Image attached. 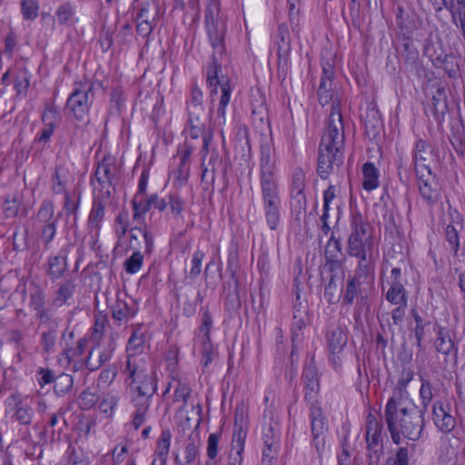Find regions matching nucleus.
I'll list each match as a JSON object with an SVG mask.
<instances>
[{"mask_svg": "<svg viewBox=\"0 0 465 465\" xmlns=\"http://www.w3.org/2000/svg\"><path fill=\"white\" fill-rule=\"evenodd\" d=\"M125 371L129 372V379L132 380L131 391L139 397L152 398L157 391V375L153 366L148 367L146 359L136 360L129 355Z\"/></svg>", "mask_w": 465, "mask_h": 465, "instance_id": "nucleus-1", "label": "nucleus"}, {"mask_svg": "<svg viewBox=\"0 0 465 465\" xmlns=\"http://www.w3.org/2000/svg\"><path fill=\"white\" fill-rule=\"evenodd\" d=\"M401 402L397 401V426L401 430L402 436L409 440L417 441L422 437L425 427V410H420L417 406L411 408H401Z\"/></svg>", "mask_w": 465, "mask_h": 465, "instance_id": "nucleus-2", "label": "nucleus"}, {"mask_svg": "<svg viewBox=\"0 0 465 465\" xmlns=\"http://www.w3.org/2000/svg\"><path fill=\"white\" fill-rule=\"evenodd\" d=\"M351 233L347 241V252L350 256L372 250L373 242L367 236V228L370 226L365 222L362 214L357 211L351 215Z\"/></svg>", "mask_w": 465, "mask_h": 465, "instance_id": "nucleus-3", "label": "nucleus"}, {"mask_svg": "<svg viewBox=\"0 0 465 465\" xmlns=\"http://www.w3.org/2000/svg\"><path fill=\"white\" fill-rule=\"evenodd\" d=\"M95 83L90 84L79 83V87H75L67 98L65 110H67L74 119L84 123L85 125L90 124L89 112L92 102L89 101V94L94 90Z\"/></svg>", "mask_w": 465, "mask_h": 465, "instance_id": "nucleus-4", "label": "nucleus"}, {"mask_svg": "<svg viewBox=\"0 0 465 465\" xmlns=\"http://www.w3.org/2000/svg\"><path fill=\"white\" fill-rule=\"evenodd\" d=\"M260 186L265 223L270 230L276 231L282 221V199L279 183Z\"/></svg>", "mask_w": 465, "mask_h": 465, "instance_id": "nucleus-5", "label": "nucleus"}, {"mask_svg": "<svg viewBox=\"0 0 465 465\" xmlns=\"http://www.w3.org/2000/svg\"><path fill=\"white\" fill-rule=\"evenodd\" d=\"M311 423L312 446L315 449L320 461L326 450V437L329 425L321 403L308 405Z\"/></svg>", "mask_w": 465, "mask_h": 465, "instance_id": "nucleus-6", "label": "nucleus"}, {"mask_svg": "<svg viewBox=\"0 0 465 465\" xmlns=\"http://www.w3.org/2000/svg\"><path fill=\"white\" fill-rule=\"evenodd\" d=\"M361 279L356 275H348L342 287L343 296L341 299L343 307L356 303L353 312L356 321L361 317V309L366 307L369 310L370 307L368 294L365 288L362 287Z\"/></svg>", "mask_w": 465, "mask_h": 465, "instance_id": "nucleus-7", "label": "nucleus"}, {"mask_svg": "<svg viewBox=\"0 0 465 465\" xmlns=\"http://www.w3.org/2000/svg\"><path fill=\"white\" fill-rule=\"evenodd\" d=\"M422 169L416 170L419 192L424 202L429 205H434L441 199L442 187L439 178L429 164H422Z\"/></svg>", "mask_w": 465, "mask_h": 465, "instance_id": "nucleus-8", "label": "nucleus"}, {"mask_svg": "<svg viewBox=\"0 0 465 465\" xmlns=\"http://www.w3.org/2000/svg\"><path fill=\"white\" fill-rule=\"evenodd\" d=\"M395 23L398 29L397 38L407 40L413 38V34L422 25V20L411 6L398 5L395 11Z\"/></svg>", "mask_w": 465, "mask_h": 465, "instance_id": "nucleus-9", "label": "nucleus"}, {"mask_svg": "<svg viewBox=\"0 0 465 465\" xmlns=\"http://www.w3.org/2000/svg\"><path fill=\"white\" fill-rule=\"evenodd\" d=\"M321 373L318 371L315 357L312 355L302 368V381L304 390V401L307 405L320 403L318 395L321 389Z\"/></svg>", "mask_w": 465, "mask_h": 465, "instance_id": "nucleus-10", "label": "nucleus"}, {"mask_svg": "<svg viewBox=\"0 0 465 465\" xmlns=\"http://www.w3.org/2000/svg\"><path fill=\"white\" fill-rule=\"evenodd\" d=\"M343 127L342 114L337 106L332 104L327 127L328 132L322 137L319 146L340 148L341 150L344 142Z\"/></svg>", "mask_w": 465, "mask_h": 465, "instance_id": "nucleus-11", "label": "nucleus"}, {"mask_svg": "<svg viewBox=\"0 0 465 465\" xmlns=\"http://www.w3.org/2000/svg\"><path fill=\"white\" fill-rule=\"evenodd\" d=\"M272 142L265 141L260 145V185L279 183L277 166Z\"/></svg>", "mask_w": 465, "mask_h": 465, "instance_id": "nucleus-12", "label": "nucleus"}, {"mask_svg": "<svg viewBox=\"0 0 465 465\" xmlns=\"http://www.w3.org/2000/svg\"><path fill=\"white\" fill-rule=\"evenodd\" d=\"M274 44L277 45L278 74L286 77L292 45L289 28L285 23L278 25L274 35Z\"/></svg>", "mask_w": 465, "mask_h": 465, "instance_id": "nucleus-13", "label": "nucleus"}, {"mask_svg": "<svg viewBox=\"0 0 465 465\" xmlns=\"http://www.w3.org/2000/svg\"><path fill=\"white\" fill-rule=\"evenodd\" d=\"M281 434L276 426L272 423L264 430L262 435L263 449L262 451V465H276L280 450Z\"/></svg>", "mask_w": 465, "mask_h": 465, "instance_id": "nucleus-14", "label": "nucleus"}, {"mask_svg": "<svg viewBox=\"0 0 465 465\" xmlns=\"http://www.w3.org/2000/svg\"><path fill=\"white\" fill-rule=\"evenodd\" d=\"M401 41L402 42L403 47L401 57L404 69L407 72L414 74L418 78L429 77L430 70L427 69L420 61L419 50L414 46L412 39Z\"/></svg>", "mask_w": 465, "mask_h": 465, "instance_id": "nucleus-15", "label": "nucleus"}, {"mask_svg": "<svg viewBox=\"0 0 465 465\" xmlns=\"http://www.w3.org/2000/svg\"><path fill=\"white\" fill-rule=\"evenodd\" d=\"M343 152L340 148L319 146L317 173L322 180L328 179L334 165L341 166L343 163Z\"/></svg>", "mask_w": 465, "mask_h": 465, "instance_id": "nucleus-16", "label": "nucleus"}, {"mask_svg": "<svg viewBox=\"0 0 465 465\" xmlns=\"http://www.w3.org/2000/svg\"><path fill=\"white\" fill-rule=\"evenodd\" d=\"M248 432V414L244 404H238L234 411L233 435L232 443V451L238 450L242 453L244 443Z\"/></svg>", "mask_w": 465, "mask_h": 465, "instance_id": "nucleus-17", "label": "nucleus"}, {"mask_svg": "<svg viewBox=\"0 0 465 465\" xmlns=\"http://www.w3.org/2000/svg\"><path fill=\"white\" fill-rule=\"evenodd\" d=\"M218 0H208L204 11V21L208 37H225L226 25L219 19Z\"/></svg>", "mask_w": 465, "mask_h": 465, "instance_id": "nucleus-18", "label": "nucleus"}, {"mask_svg": "<svg viewBox=\"0 0 465 465\" xmlns=\"http://www.w3.org/2000/svg\"><path fill=\"white\" fill-rule=\"evenodd\" d=\"M450 405L444 404L440 401H437L432 406L433 422L437 429L444 433H450L456 427V420L450 415Z\"/></svg>", "mask_w": 465, "mask_h": 465, "instance_id": "nucleus-19", "label": "nucleus"}, {"mask_svg": "<svg viewBox=\"0 0 465 465\" xmlns=\"http://www.w3.org/2000/svg\"><path fill=\"white\" fill-rule=\"evenodd\" d=\"M68 249L62 248L56 255H51L44 265L49 279L54 282L64 277L68 271Z\"/></svg>", "mask_w": 465, "mask_h": 465, "instance_id": "nucleus-20", "label": "nucleus"}, {"mask_svg": "<svg viewBox=\"0 0 465 465\" xmlns=\"http://www.w3.org/2000/svg\"><path fill=\"white\" fill-rule=\"evenodd\" d=\"M198 427L199 424L196 425L194 430L189 435L182 456L175 455L174 462L177 465H189L200 457L201 438Z\"/></svg>", "mask_w": 465, "mask_h": 465, "instance_id": "nucleus-21", "label": "nucleus"}, {"mask_svg": "<svg viewBox=\"0 0 465 465\" xmlns=\"http://www.w3.org/2000/svg\"><path fill=\"white\" fill-rule=\"evenodd\" d=\"M365 134L370 140L376 139L383 128L381 114L375 103L368 104L366 114L363 116Z\"/></svg>", "mask_w": 465, "mask_h": 465, "instance_id": "nucleus-22", "label": "nucleus"}, {"mask_svg": "<svg viewBox=\"0 0 465 465\" xmlns=\"http://www.w3.org/2000/svg\"><path fill=\"white\" fill-rule=\"evenodd\" d=\"M29 292L30 303L29 306L35 312V318L38 319L43 314L51 312L50 308L45 307V294L44 289L35 282H30L28 287H25L23 290V297Z\"/></svg>", "mask_w": 465, "mask_h": 465, "instance_id": "nucleus-23", "label": "nucleus"}, {"mask_svg": "<svg viewBox=\"0 0 465 465\" xmlns=\"http://www.w3.org/2000/svg\"><path fill=\"white\" fill-rule=\"evenodd\" d=\"M432 113L438 125L445 121L446 114L449 112L447 89L445 86L438 85L432 94L431 100Z\"/></svg>", "mask_w": 465, "mask_h": 465, "instance_id": "nucleus-24", "label": "nucleus"}, {"mask_svg": "<svg viewBox=\"0 0 465 465\" xmlns=\"http://www.w3.org/2000/svg\"><path fill=\"white\" fill-rule=\"evenodd\" d=\"M396 416L397 401H395L394 398H390L385 406L384 418L392 442L396 445H400L401 443L402 432L397 426Z\"/></svg>", "mask_w": 465, "mask_h": 465, "instance_id": "nucleus-25", "label": "nucleus"}, {"mask_svg": "<svg viewBox=\"0 0 465 465\" xmlns=\"http://www.w3.org/2000/svg\"><path fill=\"white\" fill-rule=\"evenodd\" d=\"M439 158V151L435 146H431L426 140L418 139L412 151V161L414 163V172L423 170L422 164H428V154Z\"/></svg>", "mask_w": 465, "mask_h": 465, "instance_id": "nucleus-26", "label": "nucleus"}, {"mask_svg": "<svg viewBox=\"0 0 465 465\" xmlns=\"http://www.w3.org/2000/svg\"><path fill=\"white\" fill-rule=\"evenodd\" d=\"M452 221L445 228L444 238L450 245V251L454 255H458L460 250V232L463 229L462 219L459 213L455 217L451 214Z\"/></svg>", "mask_w": 465, "mask_h": 465, "instance_id": "nucleus-27", "label": "nucleus"}, {"mask_svg": "<svg viewBox=\"0 0 465 465\" xmlns=\"http://www.w3.org/2000/svg\"><path fill=\"white\" fill-rule=\"evenodd\" d=\"M345 273L341 272V275H330L328 282L324 287V298L330 305L337 304L342 298V287L344 284Z\"/></svg>", "mask_w": 465, "mask_h": 465, "instance_id": "nucleus-28", "label": "nucleus"}, {"mask_svg": "<svg viewBox=\"0 0 465 465\" xmlns=\"http://www.w3.org/2000/svg\"><path fill=\"white\" fill-rule=\"evenodd\" d=\"M325 338L330 354H341L348 341L347 333L340 325L330 328Z\"/></svg>", "mask_w": 465, "mask_h": 465, "instance_id": "nucleus-29", "label": "nucleus"}, {"mask_svg": "<svg viewBox=\"0 0 465 465\" xmlns=\"http://www.w3.org/2000/svg\"><path fill=\"white\" fill-rule=\"evenodd\" d=\"M430 60L435 67L442 68L450 78L457 79L460 75V58L453 54H440L435 58H430Z\"/></svg>", "mask_w": 465, "mask_h": 465, "instance_id": "nucleus-30", "label": "nucleus"}, {"mask_svg": "<svg viewBox=\"0 0 465 465\" xmlns=\"http://www.w3.org/2000/svg\"><path fill=\"white\" fill-rule=\"evenodd\" d=\"M220 57L215 54H212L210 58V62L207 67L206 74V82L210 87H213L211 90V94H217V87L221 85V89L223 90V84H225L226 79L228 77H219V73L222 71V61H220Z\"/></svg>", "mask_w": 465, "mask_h": 465, "instance_id": "nucleus-31", "label": "nucleus"}, {"mask_svg": "<svg viewBox=\"0 0 465 465\" xmlns=\"http://www.w3.org/2000/svg\"><path fill=\"white\" fill-rule=\"evenodd\" d=\"M223 291L228 292L224 298V309L231 315L238 312L242 306L240 299V282H235L232 284L231 282H223Z\"/></svg>", "mask_w": 465, "mask_h": 465, "instance_id": "nucleus-32", "label": "nucleus"}, {"mask_svg": "<svg viewBox=\"0 0 465 465\" xmlns=\"http://www.w3.org/2000/svg\"><path fill=\"white\" fill-rule=\"evenodd\" d=\"M353 257H356L359 260L353 275L361 278H370L373 280L375 271V259L372 250L361 252L360 254H355Z\"/></svg>", "mask_w": 465, "mask_h": 465, "instance_id": "nucleus-33", "label": "nucleus"}, {"mask_svg": "<svg viewBox=\"0 0 465 465\" xmlns=\"http://www.w3.org/2000/svg\"><path fill=\"white\" fill-rule=\"evenodd\" d=\"M8 406L14 404L13 410L15 411L14 417L21 425H29L32 422L34 411L28 405H23L22 401L16 394H12L8 398Z\"/></svg>", "mask_w": 465, "mask_h": 465, "instance_id": "nucleus-34", "label": "nucleus"}, {"mask_svg": "<svg viewBox=\"0 0 465 465\" xmlns=\"http://www.w3.org/2000/svg\"><path fill=\"white\" fill-rule=\"evenodd\" d=\"M70 178V172L66 167L62 164L56 165L51 177L52 192L55 194L68 193L66 186Z\"/></svg>", "mask_w": 465, "mask_h": 465, "instance_id": "nucleus-35", "label": "nucleus"}, {"mask_svg": "<svg viewBox=\"0 0 465 465\" xmlns=\"http://www.w3.org/2000/svg\"><path fill=\"white\" fill-rule=\"evenodd\" d=\"M172 433L169 429L163 430L159 439L157 440V446L154 452L155 458L153 461L160 464H166L171 445Z\"/></svg>", "mask_w": 465, "mask_h": 465, "instance_id": "nucleus-36", "label": "nucleus"}, {"mask_svg": "<svg viewBox=\"0 0 465 465\" xmlns=\"http://www.w3.org/2000/svg\"><path fill=\"white\" fill-rule=\"evenodd\" d=\"M363 182L362 187L366 191H372L380 185V172L373 163L367 162L361 168Z\"/></svg>", "mask_w": 465, "mask_h": 465, "instance_id": "nucleus-37", "label": "nucleus"}, {"mask_svg": "<svg viewBox=\"0 0 465 465\" xmlns=\"http://www.w3.org/2000/svg\"><path fill=\"white\" fill-rule=\"evenodd\" d=\"M64 194V210L67 216L74 215V222L77 218V212L81 203V190L80 185H76L72 192Z\"/></svg>", "mask_w": 465, "mask_h": 465, "instance_id": "nucleus-38", "label": "nucleus"}, {"mask_svg": "<svg viewBox=\"0 0 465 465\" xmlns=\"http://www.w3.org/2000/svg\"><path fill=\"white\" fill-rule=\"evenodd\" d=\"M414 372L410 367H403L401 371V377L395 386L393 395L391 398H394L395 401L401 402V401L408 395L406 387L409 382L413 379Z\"/></svg>", "mask_w": 465, "mask_h": 465, "instance_id": "nucleus-39", "label": "nucleus"}, {"mask_svg": "<svg viewBox=\"0 0 465 465\" xmlns=\"http://www.w3.org/2000/svg\"><path fill=\"white\" fill-rule=\"evenodd\" d=\"M386 293V300L391 304L408 303V295L402 282H391Z\"/></svg>", "mask_w": 465, "mask_h": 465, "instance_id": "nucleus-40", "label": "nucleus"}, {"mask_svg": "<svg viewBox=\"0 0 465 465\" xmlns=\"http://www.w3.org/2000/svg\"><path fill=\"white\" fill-rule=\"evenodd\" d=\"M110 156L104 155L102 161L98 163L95 171V177L98 183L104 186L105 183L112 186L114 174L111 172V163H109Z\"/></svg>", "mask_w": 465, "mask_h": 465, "instance_id": "nucleus-41", "label": "nucleus"}, {"mask_svg": "<svg viewBox=\"0 0 465 465\" xmlns=\"http://www.w3.org/2000/svg\"><path fill=\"white\" fill-rule=\"evenodd\" d=\"M74 386V378L72 375L62 372L55 376L53 388L57 397H64L70 392Z\"/></svg>", "mask_w": 465, "mask_h": 465, "instance_id": "nucleus-42", "label": "nucleus"}, {"mask_svg": "<svg viewBox=\"0 0 465 465\" xmlns=\"http://www.w3.org/2000/svg\"><path fill=\"white\" fill-rule=\"evenodd\" d=\"M136 310L130 307L126 302L117 299L112 307V317L119 323L125 320L134 317Z\"/></svg>", "mask_w": 465, "mask_h": 465, "instance_id": "nucleus-43", "label": "nucleus"}, {"mask_svg": "<svg viewBox=\"0 0 465 465\" xmlns=\"http://www.w3.org/2000/svg\"><path fill=\"white\" fill-rule=\"evenodd\" d=\"M153 201L151 200L150 195L143 202L139 198H133L131 201L132 208L134 211L133 219L134 221H137L141 223L144 221V215L151 210L153 207Z\"/></svg>", "mask_w": 465, "mask_h": 465, "instance_id": "nucleus-44", "label": "nucleus"}, {"mask_svg": "<svg viewBox=\"0 0 465 465\" xmlns=\"http://www.w3.org/2000/svg\"><path fill=\"white\" fill-rule=\"evenodd\" d=\"M105 205L100 198H94L88 219V225L92 229H100V223L104 217Z\"/></svg>", "mask_w": 465, "mask_h": 465, "instance_id": "nucleus-45", "label": "nucleus"}, {"mask_svg": "<svg viewBox=\"0 0 465 465\" xmlns=\"http://www.w3.org/2000/svg\"><path fill=\"white\" fill-rule=\"evenodd\" d=\"M240 267L239 253L236 245L232 244L228 250L227 258V272L230 273V277L233 280V282H240L237 275V271Z\"/></svg>", "mask_w": 465, "mask_h": 465, "instance_id": "nucleus-46", "label": "nucleus"}, {"mask_svg": "<svg viewBox=\"0 0 465 465\" xmlns=\"http://www.w3.org/2000/svg\"><path fill=\"white\" fill-rule=\"evenodd\" d=\"M411 314L416 323V326L412 331L416 339V345L420 350H421L422 340L425 334V327L430 324V322H424L418 311L414 308L411 310Z\"/></svg>", "mask_w": 465, "mask_h": 465, "instance_id": "nucleus-47", "label": "nucleus"}, {"mask_svg": "<svg viewBox=\"0 0 465 465\" xmlns=\"http://www.w3.org/2000/svg\"><path fill=\"white\" fill-rule=\"evenodd\" d=\"M22 199L18 194L8 195L4 201V214L5 218L16 217L20 212Z\"/></svg>", "mask_w": 465, "mask_h": 465, "instance_id": "nucleus-48", "label": "nucleus"}, {"mask_svg": "<svg viewBox=\"0 0 465 465\" xmlns=\"http://www.w3.org/2000/svg\"><path fill=\"white\" fill-rule=\"evenodd\" d=\"M54 204L49 199H45L37 212V219L42 223H47L50 222H57V218H54Z\"/></svg>", "mask_w": 465, "mask_h": 465, "instance_id": "nucleus-49", "label": "nucleus"}, {"mask_svg": "<svg viewBox=\"0 0 465 465\" xmlns=\"http://www.w3.org/2000/svg\"><path fill=\"white\" fill-rule=\"evenodd\" d=\"M204 256V252L201 250H197L193 252L192 259V268L189 272V274L186 275L183 280V283L189 284V279L194 280L200 275L202 272V261L203 260Z\"/></svg>", "mask_w": 465, "mask_h": 465, "instance_id": "nucleus-50", "label": "nucleus"}, {"mask_svg": "<svg viewBox=\"0 0 465 465\" xmlns=\"http://www.w3.org/2000/svg\"><path fill=\"white\" fill-rule=\"evenodd\" d=\"M75 11L70 3L62 4L55 11V17L61 25H68L74 21Z\"/></svg>", "mask_w": 465, "mask_h": 465, "instance_id": "nucleus-51", "label": "nucleus"}, {"mask_svg": "<svg viewBox=\"0 0 465 465\" xmlns=\"http://www.w3.org/2000/svg\"><path fill=\"white\" fill-rule=\"evenodd\" d=\"M75 290V284L73 280H67L62 284H60L58 290L56 291L54 302H60L61 304L65 303L68 299L72 298L74 292Z\"/></svg>", "mask_w": 465, "mask_h": 465, "instance_id": "nucleus-52", "label": "nucleus"}, {"mask_svg": "<svg viewBox=\"0 0 465 465\" xmlns=\"http://www.w3.org/2000/svg\"><path fill=\"white\" fill-rule=\"evenodd\" d=\"M143 263V255L140 251H135L124 262V269L128 274H134L140 271Z\"/></svg>", "mask_w": 465, "mask_h": 465, "instance_id": "nucleus-53", "label": "nucleus"}, {"mask_svg": "<svg viewBox=\"0 0 465 465\" xmlns=\"http://www.w3.org/2000/svg\"><path fill=\"white\" fill-rule=\"evenodd\" d=\"M231 80L226 79L225 84H223L222 95L217 109L218 118H223L225 122V109L230 102L232 94Z\"/></svg>", "mask_w": 465, "mask_h": 465, "instance_id": "nucleus-54", "label": "nucleus"}, {"mask_svg": "<svg viewBox=\"0 0 465 465\" xmlns=\"http://www.w3.org/2000/svg\"><path fill=\"white\" fill-rule=\"evenodd\" d=\"M99 400V396L95 391H91L90 388L81 392L78 398L79 408L83 411H89L95 406Z\"/></svg>", "mask_w": 465, "mask_h": 465, "instance_id": "nucleus-55", "label": "nucleus"}, {"mask_svg": "<svg viewBox=\"0 0 465 465\" xmlns=\"http://www.w3.org/2000/svg\"><path fill=\"white\" fill-rule=\"evenodd\" d=\"M38 320L39 327H43L45 329L43 332L57 336L59 322L51 312L43 314V316L38 318Z\"/></svg>", "mask_w": 465, "mask_h": 465, "instance_id": "nucleus-56", "label": "nucleus"}, {"mask_svg": "<svg viewBox=\"0 0 465 465\" xmlns=\"http://www.w3.org/2000/svg\"><path fill=\"white\" fill-rule=\"evenodd\" d=\"M55 376V371L49 368L39 367L35 372L36 381L42 389L46 385L54 384Z\"/></svg>", "mask_w": 465, "mask_h": 465, "instance_id": "nucleus-57", "label": "nucleus"}, {"mask_svg": "<svg viewBox=\"0 0 465 465\" xmlns=\"http://www.w3.org/2000/svg\"><path fill=\"white\" fill-rule=\"evenodd\" d=\"M39 5L35 0H22L21 12L25 20H35L38 15Z\"/></svg>", "mask_w": 465, "mask_h": 465, "instance_id": "nucleus-58", "label": "nucleus"}, {"mask_svg": "<svg viewBox=\"0 0 465 465\" xmlns=\"http://www.w3.org/2000/svg\"><path fill=\"white\" fill-rule=\"evenodd\" d=\"M306 327V322L302 316H299L296 312H293L292 322L291 326V340L292 343H296L300 340V336L302 334L303 330Z\"/></svg>", "mask_w": 465, "mask_h": 465, "instance_id": "nucleus-59", "label": "nucleus"}, {"mask_svg": "<svg viewBox=\"0 0 465 465\" xmlns=\"http://www.w3.org/2000/svg\"><path fill=\"white\" fill-rule=\"evenodd\" d=\"M167 206L170 207L171 213L174 218H178L182 215L185 202L177 193H169Z\"/></svg>", "mask_w": 465, "mask_h": 465, "instance_id": "nucleus-60", "label": "nucleus"}, {"mask_svg": "<svg viewBox=\"0 0 465 465\" xmlns=\"http://www.w3.org/2000/svg\"><path fill=\"white\" fill-rule=\"evenodd\" d=\"M435 347L437 351L449 355L450 352L453 351V357L455 362H457L458 359V349L455 347L453 341L451 338H443L440 340H436Z\"/></svg>", "mask_w": 465, "mask_h": 465, "instance_id": "nucleus-61", "label": "nucleus"}, {"mask_svg": "<svg viewBox=\"0 0 465 465\" xmlns=\"http://www.w3.org/2000/svg\"><path fill=\"white\" fill-rule=\"evenodd\" d=\"M317 94L319 103L322 106L328 104L333 97L332 83L329 84L328 82L321 80Z\"/></svg>", "mask_w": 465, "mask_h": 465, "instance_id": "nucleus-62", "label": "nucleus"}, {"mask_svg": "<svg viewBox=\"0 0 465 465\" xmlns=\"http://www.w3.org/2000/svg\"><path fill=\"white\" fill-rule=\"evenodd\" d=\"M157 16L158 7L154 5H151L150 3H145L143 5L137 15V20L155 22Z\"/></svg>", "mask_w": 465, "mask_h": 465, "instance_id": "nucleus-63", "label": "nucleus"}, {"mask_svg": "<svg viewBox=\"0 0 465 465\" xmlns=\"http://www.w3.org/2000/svg\"><path fill=\"white\" fill-rule=\"evenodd\" d=\"M325 264L324 267L327 268L330 275H340L338 271L343 268V260L338 259L337 255L331 254H324Z\"/></svg>", "mask_w": 465, "mask_h": 465, "instance_id": "nucleus-64", "label": "nucleus"}]
</instances>
